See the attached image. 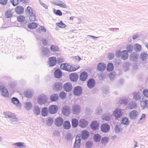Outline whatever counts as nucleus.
Returning a JSON list of instances; mask_svg holds the SVG:
<instances>
[{"mask_svg":"<svg viewBox=\"0 0 148 148\" xmlns=\"http://www.w3.org/2000/svg\"><path fill=\"white\" fill-rule=\"evenodd\" d=\"M88 77V74L86 72L84 71L80 74V79L82 81L86 80Z\"/></svg>","mask_w":148,"mask_h":148,"instance_id":"16","label":"nucleus"},{"mask_svg":"<svg viewBox=\"0 0 148 148\" xmlns=\"http://www.w3.org/2000/svg\"><path fill=\"white\" fill-rule=\"evenodd\" d=\"M78 121L76 119H73L71 121L72 126L73 127H76L78 124Z\"/></svg>","mask_w":148,"mask_h":148,"instance_id":"33","label":"nucleus"},{"mask_svg":"<svg viewBox=\"0 0 148 148\" xmlns=\"http://www.w3.org/2000/svg\"><path fill=\"white\" fill-rule=\"evenodd\" d=\"M64 120L61 117H58L56 118L54 121L55 125L58 127L61 126L63 123Z\"/></svg>","mask_w":148,"mask_h":148,"instance_id":"6","label":"nucleus"},{"mask_svg":"<svg viewBox=\"0 0 148 148\" xmlns=\"http://www.w3.org/2000/svg\"><path fill=\"white\" fill-rule=\"evenodd\" d=\"M24 143H17L14 144L15 145H16L19 148H22L24 147Z\"/></svg>","mask_w":148,"mask_h":148,"instance_id":"53","label":"nucleus"},{"mask_svg":"<svg viewBox=\"0 0 148 148\" xmlns=\"http://www.w3.org/2000/svg\"><path fill=\"white\" fill-rule=\"evenodd\" d=\"M12 15L13 13L10 10L7 11L5 12V16L7 18H11L12 16Z\"/></svg>","mask_w":148,"mask_h":148,"instance_id":"39","label":"nucleus"},{"mask_svg":"<svg viewBox=\"0 0 148 148\" xmlns=\"http://www.w3.org/2000/svg\"><path fill=\"white\" fill-rule=\"evenodd\" d=\"M114 116L116 118L120 117L122 115V112L121 109H117L113 113Z\"/></svg>","mask_w":148,"mask_h":148,"instance_id":"18","label":"nucleus"},{"mask_svg":"<svg viewBox=\"0 0 148 148\" xmlns=\"http://www.w3.org/2000/svg\"><path fill=\"white\" fill-rule=\"evenodd\" d=\"M56 58L54 57H52L49 58V64L50 66H55L56 63Z\"/></svg>","mask_w":148,"mask_h":148,"instance_id":"12","label":"nucleus"},{"mask_svg":"<svg viewBox=\"0 0 148 148\" xmlns=\"http://www.w3.org/2000/svg\"><path fill=\"white\" fill-rule=\"evenodd\" d=\"M81 139L79 136H77L75 138V140L74 147L75 148H79L81 145Z\"/></svg>","mask_w":148,"mask_h":148,"instance_id":"14","label":"nucleus"},{"mask_svg":"<svg viewBox=\"0 0 148 148\" xmlns=\"http://www.w3.org/2000/svg\"><path fill=\"white\" fill-rule=\"evenodd\" d=\"M101 136L98 134H95L93 137L94 140L96 142H99L100 141Z\"/></svg>","mask_w":148,"mask_h":148,"instance_id":"28","label":"nucleus"},{"mask_svg":"<svg viewBox=\"0 0 148 148\" xmlns=\"http://www.w3.org/2000/svg\"><path fill=\"white\" fill-rule=\"evenodd\" d=\"M141 59L143 61H146L148 58V55L147 53L143 52L140 55Z\"/></svg>","mask_w":148,"mask_h":148,"instance_id":"29","label":"nucleus"},{"mask_svg":"<svg viewBox=\"0 0 148 148\" xmlns=\"http://www.w3.org/2000/svg\"><path fill=\"white\" fill-rule=\"evenodd\" d=\"M121 130L120 127L119 125H116L115 128V131L116 133L118 132Z\"/></svg>","mask_w":148,"mask_h":148,"instance_id":"57","label":"nucleus"},{"mask_svg":"<svg viewBox=\"0 0 148 148\" xmlns=\"http://www.w3.org/2000/svg\"><path fill=\"white\" fill-rule=\"evenodd\" d=\"M56 25L61 28H64L66 27V25L62 21H60L59 23H57Z\"/></svg>","mask_w":148,"mask_h":148,"instance_id":"38","label":"nucleus"},{"mask_svg":"<svg viewBox=\"0 0 148 148\" xmlns=\"http://www.w3.org/2000/svg\"><path fill=\"white\" fill-rule=\"evenodd\" d=\"M135 50L137 52L140 51L141 49V47L140 45L137 44L135 45Z\"/></svg>","mask_w":148,"mask_h":148,"instance_id":"49","label":"nucleus"},{"mask_svg":"<svg viewBox=\"0 0 148 148\" xmlns=\"http://www.w3.org/2000/svg\"><path fill=\"white\" fill-rule=\"evenodd\" d=\"M50 48L53 51H57L58 50V47L55 45H51Z\"/></svg>","mask_w":148,"mask_h":148,"instance_id":"54","label":"nucleus"},{"mask_svg":"<svg viewBox=\"0 0 148 148\" xmlns=\"http://www.w3.org/2000/svg\"><path fill=\"white\" fill-rule=\"evenodd\" d=\"M58 99V97L57 94H52L50 97V99L52 101H57Z\"/></svg>","mask_w":148,"mask_h":148,"instance_id":"31","label":"nucleus"},{"mask_svg":"<svg viewBox=\"0 0 148 148\" xmlns=\"http://www.w3.org/2000/svg\"><path fill=\"white\" fill-rule=\"evenodd\" d=\"M62 113L65 115H68L70 113L71 110L70 107L66 106L63 107L62 109Z\"/></svg>","mask_w":148,"mask_h":148,"instance_id":"8","label":"nucleus"},{"mask_svg":"<svg viewBox=\"0 0 148 148\" xmlns=\"http://www.w3.org/2000/svg\"><path fill=\"white\" fill-rule=\"evenodd\" d=\"M69 77L71 81L73 82H75L78 79V76L76 73H72L70 75Z\"/></svg>","mask_w":148,"mask_h":148,"instance_id":"20","label":"nucleus"},{"mask_svg":"<svg viewBox=\"0 0 148 148\" xmlns=\"http://www.w3.org/2000/svg\"><path fill=\"white\" fill-rule=\"evenodd\" d=\"M42 42L43 44L44 45H47V40L46 39H44L42 40Z\"/></svg>","mask_w":148,"mask_h":148,"instance_id":"64","label":"nucleus"},{"mask_svg":"<svg viewBox=\"0 0 148 148\" xmlns=\"http://www.w3.org/2000/svg\"><path fill=\"white\" fill-rule=\"evenodd\" d=\"M54 13L57 15H58L59 16H61L62 15V13L61 11L59 10H56L54 9L53 10Z\"/></svg>","mask_w":148,"mask_h":148,"instance_id":"52","label":"nucleus"},{"mask_svg":"<svg viewBox=\"0 0 148 148\" xmlns=\"http://www.w3.org/2000/svg\"><path fill=\"white\" fill-rule=\"evenodd\" d=\"M81 137L83 139H86L89 136V133L88 131L84 130L82 132L81 134Z\"/></svg>","mask_w":148,"mask_h":148,"instance_id":"19","label":"nucleus"},{"mask_svg":"<svg viewBox=\"0 0 148 148\" xmlns=\"http://www.w3.org/2000/svg\"><path fill=\"white\" fill-rule=\"evenodd\" d=\"M25 107L26 110H29L32 108V105L31 103L26 102L25 103Z\"/></svg>","mask_w":148,"mask_h":148,"instance_id":"40","label":"nucleus"},{"mask_svg":"<svg viewBox=\"0 0 148 148\" xmlns=\"http://www.w3.org/2000/svg\"><path fill=\"white\" fill-rule=\"evenodd\" d=\"M0 89L1 91L2 95L3 96L7 97L9 95V93L7 89L3 86H0Z\"/></svg>","mask_w":148,"mask_h":148,"instance_id":"9","label":"nucleus"},{"mask_svg":"<svg viewBox=\"0 0 148 148\" xmlns=\"http://www.w3.org/2000/svg\"><path fill=\"white\" fill-rule=\"evenodd\" d=\"M58 108L56 105H52L50 106L49 108L50 113L52 114L56 113L58 111Z\"/></svg>","mask_w":148,"mask_h":148,"instance_id":"5","label":"nucleus"},{"mask_svg":"<svg viewBox=\"0 0 148 148\" xmlns=\"http://www.w3.org/2000/svg\"><path fill=\"white\" fill-rule=\"evenodd\" d=\"M11 2L14 6H15L18 3V0H11Z\"/></svg>","mask_w":148,"mask_h":148,"instance_id":"55","label":"nucleus"},{"mask_svg":"<svg viewBox=\"0 0 148 148\" xmlns=\"http://www.w3.org/2000/svg\"><path fill=\"white\" fill-rule=\"evenodd\" d=\"M95 81L92 79H89L87 82V85L89 88H92L95 86Z\"/></svg>","mask_w":148,"mask_h":148,"instance_id":"21","label":"nucleus"},{"mask_svg":"<svg viewBox=\"0 0 148 148\" xmlns=\"http://www.w3.org/2000/svg\"><path fill=\"white\" fill-rule=\"evenodd\" d=\"M38 26V24L35 23H31L28 25V27L30 29H34Z\"/></svg>","mask_w":148,"mask_h":148,"instance_id":"30","label":"nucleus"},{"mask_svg":"<svg viewBox=\"0 0 148 148\" xmlns=\"http://www.w3.org/2000/svg\"><path fill=\"white\" fill-rule=\"evenodd\" d=\"M138 115V112L136 110H133L130 112L129 116L130 119H135Z\"/></svg>","mask_w":148,"mask_h":148,"instance_id":"24","label":"nucleus"},{"mask_svg":"<svg viewBox=\"0 0 148 148\" xmlns=\"http://www.w3.org/2000/svg\"><path fill=\"white\" fill-rule=\"evenodd\" d=\"M114 54L112 53H109L108 55V58L110 60H112L114 57Z\"/></svg>","mask_w":148,"mask_h":148,"instance_id":"59","label":"nucleus"},{"mask_svg":"<svg viewBox=\"0 0 148 148\" xmlns=\"http://www.w3.org/2000/svg\"><path fill=\"white\" fill-rule=\"evenodd\" d=\"M72 67V71H75L78 69H79L80 66L79 65H71Z\"/></svg>","mask_w":148,"mask_h":148,"instance_id":"50","label":"nucleus"},{"mask_svg":"<svg viewBox=\"0 0 148 148\" xmlns=\"http://www.w3.org/2000/svg\"><path fill=\"white\" fill-rule=\"evenodd\" d=\"M106 68V65L103 63H100L97 66V69L100 71H104Z\"/></svg>","mask_w":148,"mask_h":148,"instance_id":"22","label":"nucleus"},{"mask_svg":"<svg viewBox=\"0 0 148 148\" xmlns=\"http://www.w3.org/2000/svg\"><path fill=\"white\" fill-rule=\"evenodd\" d=\"M134 98L135 100H137L140 98V97L138 94H137L134 96Z\"/></svg>","mask_w":148,"mask_h":148,"instance_id":"62","label":"nucleus"},{"mask_svg":"<svg viewBox=\"0 0 148 148\" xmlns=\"http://www.w3.org/2000/svg\"><path fill=\"white\" fill-rule=\"evenodd\" d=\"M115 55L117 57L120 56L121 59L123 60L127 59L128 57V54L126 50H123L121 52L120 50H118L116 52Z\"/></svg>","mask_w":148,"mask_h":148,"instance_id":"1","label":"nucleus"},{"mask_svg":"<svg viewBox=\"0 0 148 148\" xmlns=\"http://www.w3.org/2000/svg\"><path fill=\"white\" fill-rule=\"evenodd\" d=\"M55 5L64 8H67L66 5L63 2L61 1H58L55 4Z\"/></svg>","mask_w":148,"mask_h":148,"instance_id":"26","label":"nucleus"},{"mask_svg":"<svg viewBox=\"0 0 148 148\" xmlns=\"http://www.w3.org/2000/svg\"><path fill=\"white\" fill-rule=\"evenodd\" d=\"M109 140V138L108 137H104L101 140V143L104 145H106L108 143Z\"/></svg>","mask_w":148,"mask_h":148,"instance_id":"37","label":"nucleus"},{"mask_svg":"<svg viewBox=\"0 0 148 148\" xmlns=\"http://www.w3.org/2000/svg\"><path fill=\"white\" fill-rule=\"evenodd\" d=\"M129 121L127 118L123 117L122 118L121 120V123L124 125H127L129 124Z\"/></svg>","mask_w":148,"mask_h":148,"instance_id":"41","label":"nucleus"},{"mask_svg":"<svg viewBox=\"0 0 148 148\" xmlns=\"http://www.w3.org/2000/svg\"><path fill=\"white\" fill-rule=\"evenodd\" d=\"M12 103L14 104L17 105L19 103V100L16 98L13 97L11 99Z\"/></svg>","mask_w":148,"mask_h":148,"instance_id":"45","label":"nucleus"},{"mask_svg":"<svg viewBox=\"0 0 148 148\" xmlns=\"http://www.w3.org/2000/svg\"><path fill=\"white\" fill-rule=\"evenodd\" d=\"M54 75L56 78H59L62 76V73L59 69H57L55 71Z\"/></svg>","mask_w":148,"mask_h":148,"instance_id":"25","label":"nucleus"},{"mask_svg":"<svg viewBox=\"0 0 148 148\" xmlns=\"http://www.w3.org/2000/svg\"><path fill=\"white\" fill-rule=\"evenodd\" d=\"M25 12L26 13H28L29 14H33L34 13V12L33 10V9L30 7L28 6Z\"/></svg>","mask_w":148,"mask_h":148,"instance_id":"36","label":"nucleus"},{"mask_svg":"<svg viewBox=\"0 0 148 148\" xmlns=\"http://www.w3.org/2000/svg\"><path fill=\"white\" fill-rule=\"evenodd\" d=\"M114 66L113 64L111 63H109L107 66V70L108 71H110L113 69Z\"/></svg>","mask_w":148,"mask_h":148,"instance_id":"35","label":"nucleus"},{"mask_svg":"<svg viewBox=\"0 0 148 148\" xmlns=\"http://www.w3.org/2000/svg\"><path fill=\"white\" fill-rule=\"evenodd\" d=\"M63 127L65 129H69L71 127V124L69 121H65L63 123Z\"/></svg>","mask_w":148,"mask_h":148,"instance_id":"27","label":"nucleus"},{"mask_svg":"<svg viewBox=\"0 0 148 148\" xmlns=\"http://www.w3.org/2000/svg\"><path fill=\"white\" fill-rule=\"evenodd\" d=\"M82 89L81 87L77 86L75 87L73 90V92L75 95L78 96L80 95L82 93Z\"/></svg>","mask_w":148,"mask_h":148,"instance_id":"11","label":"nucleus"},{"mask_svg":"<svg viewBox=\"0 0 148 148\" xmlns=\"http://www.w3.org/2000/svg\"><path fill=\"white\" fill-rule=\"evenodd\" d=\"M25 18L24 16L23 15H20L17 17V20L19 22H23L25 21Z\"/></svg>","mask_w":148,"mask_h":148,"instance_id":"34","label":"nucleus"},{"mask_svg":"<svg viewBox=\"0 0 148 148\" xmlns=\"http://www.w3.org/2000/svg\"><path fill=\"white\" fill-rule=\"evenodd\" d=\"M72 111L73 113L75 114H77L81 111V108L78 105H74L72 107Z\"/></svg>","mask_w":148,"mask_h":148,"instance_id":"4","label":"nucleus"},{"mask_svg":"<svg viewBox=\"0 0 148 148\" xmlns=\"http://www.w3.org/2000/svg\"><path fill=\"white\" fill-rule=\"evenodd\" d=\"M66 94L64 91L60 92L59 94V97L62 99H65L66 97Z\"/></svg>","mask_w":148,"mask_h":148,"instance_id":"43","label":"nucleus"},{"mask_svg":"<svg viewBox=\"0 0 148 148\" xmlns=\"http://www.w3.org/2000/svg\"><path fill=\"white\" fill-rule=\"evenodd\" d=\"M40 108L38 107H36L35 108L34 113L37 115L40 114Z\"/></svg>","mask_w":148,"mask_h":148,"instance_id":"51","label":"nucleus"},{"mask_svg":"<svg viewBox=\"0 0 148 148\" xmlns=\"http://www.w3.org/2000/svg\"><path fill=\"white\" fill-rule=\"evenodd\" d=\"M62 69L69 72H72L71 65L68 63L62 64L60 66Z\"/></svg>","mask_w":148,"mask_h":148,"instance_id":"3","label":"nucleus"},{"mask_svg":"<svg viewBox=\"0 0 148 148\" xmlns=\"http://www.w3.org/2000/svg\"><path fill=\"white\" fill-rule=\"evenodd\" d=\"M126 49L127 53L128 52H131L132 51L133 47L131 45H128L126 46Z\"/></svg>","mask_w":148,"mask_h":148,"instance_id":"47","label":"nucleus"},{"mask_svg":"<svg viewBox=\"0 0 148 148\" xmlns=\"http://www.w3.org/2000/svg\"><path fill=\"white\" fill-rule=\"evenodd\" d=\"M29 19L31 21H34L36 20V16L34 13L30 14Z\"/></svg>","mask_w":148,"mask_h":148,"instance_id":"42","label":"nucleus"},{"mask_svg":"<svg viewBox=\"0 0 148 148\" xmlns=\"http://www.w3.org/2000/svg\"><path fill=\"white\" fill-rule=\"evenodd\" d=\"M62 85L60 82L56 83L54 85V88L55 89H58L62 87Z\"/></svg>","mask_w":148,"mask_h":148,"instance_id":"46","label":"nucleus"},{"mask_svg":"<svg viewBox=\"0 0 148 148\" xmlns=\"http://www.w3.org/2000/svg\"><path fill=\"white\" fill-rule=\"evenodd\" d=\"M99 126V124L96 121H93L92 122L91 124L90 127L92 129L95 130L97 129Z\"/></svg>","mask_w":148,"mask_h":148,"instance_id":"23","label":"nucleus"},{"mask_svg":"<svg viewBox=\"0 0 148 148\" xmlns=\"http://www.w3.org/2000/svg\"><path fill=\"white\" fill-rule=\"evenodd\" d=\"M4 115L5 118L11 119L12 121H14L13 120L14 119L15 120H17V118L15 114L10 112H5L4 114Z\"/></svg>","mask_w":148,"mask_h":148,"instance_id":"7","label":"nucleus"},{"mask_svg":"<svg viewBox=\"0 0 148 148\" xmlns=\"http://www.w3.org/2000/svg\"><path fill=\"white\" fill-rule=\"evenodd\" d=\"M47 97L44 95H41L38 97V101L40 105H42L45 103L47 101Z\"/></svg>","mask_w":148,"mask_h":148,"instance_id":"2","label":"nucleus"},{"mask_svg":"<svg viewBox=\"0 0 148 148\" xmlns=\"http://www.w3.org/2000/svg\"><path fill=\"white\" fill-rule=\"evenodd\" d=\"M86 145L87 148H90L92 147V143L90 141L87 142L86 143Z\"/></svg>","mask_w":148,"mask_h":148,"instance_id":"56","label":"nucleus"},{"mask_svg":"<svg viewBox=\"0 0 148 148\" xmlns=\"http://www.w3.org/2000/svg\"><path fill=\"white\" fill-rule=\"evenodd\" d=\"M103 119L104 120L109 121L110 118L109 116H103Z\"/></svg>","mask_w":148,"mask_h":148,"instance_id":"61","label":"nucleus"},{"mask_svg":"<svg viewBox=\"0 0 148 148\" xmlns=\"http://www.w3.org/2000/svg\"><path fill=\"white\" fill-rule=\"evenodd\" d=\"M148 105V100H145L141 102V106L143 108L145 107Z\"/></svg>","mask_w":148,"mask_h":148,"instance_id":"48","label":"nucleus"},{"mask_svg":"<svg viewBox=\"0 0 148 148\" xmlns=\"http://www.w3.org/2000/svg\"><path fill=\"white\" fill-rule=\"evenodd\" d=\"M101 128L102 131L104 132H106L109 131L110 129V127L107 124L105 123L101 125Z\"/></svg>","mask_w":148,"mask_h":148,"instance_id":"15","label":"nucleus"},{"mask_svg":"<svg viewBox=\"0 0 148 148\" xmlns=\"http://www.w3.org/2000/svg\"><path fill=\"white\" fill-rule=\"evenodd\" d=\"M143 93L145 97L148 98V90H144L143 92Z\"/></svg>","mask_w":148,"mask_h":148,"instance_id":"58","label":"nucleus"},{"mask_svg":"<svg viewBox=\"0 0 148 148\" xmlns=\"http://www.w3.org/2000/svg\"><path fill=\"white\" fill-rule=\"evenodd\" d=\"M8 2V0H0V3L5 5Z\"/></svg>","mask_w":148,"mask_h":148,"instance_id":"60","label":"nucleus"},{"mask_svg":"<svg viewBox=\"0 0 148 148\" xmlns=\"http://www.w3.org/2000/svg\"><path fill=\"white\" fill-rule=\"evenodd\" d=\"M88 125V123L85 119H81L79 121V125L82 128L86 127Z\"/></svg>","mask_w":148,"mask_h":148,"instance_id":"17","label":"nucleus"},{"mask_svg":"<svg viewBox=\"0 0 148 148\" xmlns=\"http://www.w3.org/2000/svg\"><path fill=\"white\" fill-rule=\"evenodd\" d=\"M16 13L18 14H22L24 11V8L21 5L17 6L15 9Z\"/></svg>","mask_w":148,"mask_h":148,"instance_id":"13","label":"nucleus"},{"mask_svg":"<svg viewBox=\"0 0 148 148\" xmlns=\"http://www.w3.org/2000/svg\"><path fill=\"white\" fill-rule=\"evenodd\" d=\"M40 30L44 32H46V29H45V27L43 26H40Z\"/></svg>","mask_w":148,"mask_h":148,"instance_id":"63","label":"nucleus"},{"mask_svg":"<svg viewBox=\"0 0 148 148\" xmlns=\"http://www.w3.org/2000/svg\"><path fill=\"white\" fill-rule=\"evenodd\" d=\"M32 92L29 91H26L25 92V96L27 98H30L32 97Z\"/></svg>","mask_w":148,"mask_h":148,"instance_id":"44","label":"nucleus"},{"mask_svg":"<svg viewBox=\"0 0 148 148\" xmlns=\"http://www.w3.org/2000/svg\"><path fill=\"white\" fill-rule=\"evenodd\" d=\"M48 113L47 108L46 107L42 108L41 111L42 115L44 116H45L47 115Z\"/></svg>","mask_w":148,"mask_h":148,"instance_id":"32","label":"nucleus"},{"mask_svg":"<svg viewBox=\"0 0 148 148\" xmlns=\"http://www.w3.org/2000/svg\"><path fill=\"white\" fill-rule=\"evenodd\" d=\"M72 88V85L69 82L65 83L63 86L64 90L66 92L70 91L71 90Z\"/></svg>","mask_w":148,"mask_h":148,"instance_id":"10","label":"nucleus"}]
</instances>
